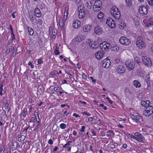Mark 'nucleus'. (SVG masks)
I'll return each mask as SVG.
<instances>
[{"label": "nucleus", "instance_id": "1", "mask_svg": "<svg viewBox=\"0 0 153 153\" xmlns=\"http://www.w3.org/2000/svg\"><path fill=\"white\" fill-rule=\"evenodd\" d=\"M145 43L143 41L142 37H139L136 40V45L140 49H142L145 47Z\"/></svg>", "mask_w": 153, "mask_h": 153}, {"label": "nucleus", "instance_id": "2", "mask_svg": "<svg viewBox=\"0 0 153 153\" xmlns=\"http://www.w3.org/2000/svg\"><path fill=\"white\" fill-rule=\"evenodd\" d=\"M102 5L101 1L100 0L96 1L93 7V9L94 11L98 12L101 9V7Z\"/></svg>", "mask_w": 153, "mask_h": 153}, {"label": "nucleus", "instance_id": "3", "mask_svg": "<svg viewBox=\"0 0 153 153\" xmlns=\"http://www.w3.org/2000/svg\"><path fill=\"white\" fill-rule=\"evenodd\" d=\"M119 41L120 44L125 45H128L131 43L130 40L125 36L121 37Z\"/></svg>", "mask_w": 153, "mask_h": 153}, {"label": "nucleus", "instance_id": "4", "mask_svg": "<svg viewBox=\"0 0 153 153\" xmlns=\"http://www.w3.org/2000/svg\"><path fill=\"white\" fill-rule=\"evenodd\" d=\"M143 63L146 66L150 67L152 65V63L150 59L147 56H143L142 58Z\"/></svg>", "mask_w": 153, "mask_h": 153}, {"label": "nucleus", "instance_id": "5", "mask_svg": "<svg viewBox=\"0 0 153 153\" xmlns=\"http://www.w3.org/2000/svg\"><path fill=\"white\" fill-rule=\"evenodd\" d=\"M125 65L128 70L129 71H131L134 68L135 63L134 62L130 61H127L125 62Z\"/></svg>", "mask_w": 153, "mask_h": 153}, {"label": "nucleus", "instance_id": "6", "mask_svg": "<svg viewBox=\"0 0 153 153\" xmlns=\"http://www.w3.org/2000/svg\"><path fill=\"white\" fill-rule=\"evenodd\" d=\"M106 24L111 28H114L116 27L115 21L111 18H108L106 22Z\"/></svg>", "mask_w": 153, "mask_h": 153}, {"label": "nucleus", "instance_id": "7", "mask_svg": "<svg viewBox=\"0 0 153 153\" xmlns=\"http://www.w3.org/2000/svg\"><path fill=\"white\" fill-rule=\"evenodd\" d=\"M139 13L142 16L146 15L148 13L146 8L144 6H140L138 10Z\"/></svg>", "mask_w": 153, "mask_h": 153}, {"label": "nucleus", "instance_id": "8", "mask_svg": "<svg viewBox=\"0 0 153 153\" xmlns=\"http://www.w3.org/2000/svg\"><path fill=\"white\" fill-rule=\"evenodd\" d=\"M130 117L134 122L136 123H140V120L141 119L140 116L132 114L131 115Z\"/></svg>", "mask_w": 153, "mask_h": 153}, {"label": "nucleus", "instance_id": "9", "mask_svg": "<svg viewBox=\"0 0 153 153\" xmlns=\"http://www.w3.org/2000/svg\"><path fill=\"white\" fill-rule=\"evenodd\" d=\"M111 62L110 60L107 58L104 59L102 61V66L106 68H107L110 65Z\"/></svg>", "mask_w": 153, "mask_h": 153}, {"label": "nucleus", "instance_id": "10", "mask_svg": "<svg viewBox=\"0 0 153 153\" xmlns=\"http://www.w3.org/2000/svg\"><path fill=\"white\" fill-rule=\"evenodd\" d=\"M135 136L132 135L133 138L139 141L142 142H143V138L142 137L141 134L139 132H136L134 134Z\"/></svg>", "mask_w": 153, "mask_h": 153}, {"label": "nucleus", "instance_id": "11", "mask_svg": "<svg viewBox=\"0 0 153 153\" xmlns=\"http://www.w3.org/2000/svg\"><path fill=\"white\" fill-rule=\"evenodd\" d=\"M94 33L96 34L100 35L102 34V30L101 27L99 25H96L94 28Z\"/></svg>", "mask_w": 153, "mask_h": 153}, {"label": "nucleus", "instance_id": "12", "mask_svg": "<svg viewBox=\"0 0 153 153\" xmlns=\"http://www.w3.org/2000/svg\"><path fill=\"white\" fill-rule=\"evenodd\" d=\"M126 68L123 65H120L117 67L116 71L118 73L121 74L124 73L125 72Z\"/></svg>", "mask_w": 153, "mask_h": 153}, {"label": "nucleus", "instance_id": "13", "mask_svg": "<svg viewBox=\"0 0 153 153\" xmlns=\"http://www.w3.org/2000/svg\"><path fill=\"white\" fill-rule=\"evenodd\" d=\"M104 55V53L102 51H98L95 54L96 58L98 59H102Z\"/></svg>", "mask_w": 153, "mask_h": 153}, {"label": "nucleus", "instance_id": "14", "mask_svg": "<svg viewBox=\"0 0 153 153\" xmlns=\"http://www.w3.org/2000/svg\"><path fill=\"white\" fill-rule=\"evenodd\" d=\"M103 44L102 46V48L106 51H108L111 48V46L110 44H108L106 42H102Z\"/></svg>", "mask_w": 153, "mask_h": 153}, {"label": "nucleus", "instance_id": "15", "mask_svg": "<svg viewBox=\"0 0 153 153\" xmlns=\"http://www.w3.org/2000/svg\"><path fill=\"white\" fill-rule=\"evenodd\" d=\"M78 11H79L78 16L79 18L80 19H82L84 17L85 15V13L83 10L81 8L79 9V7H78Z\"/></svg>", "mask_w": 153, "mask_h": 153}, {"label": "nucleus", "instance_id": "16", "mask_svg": "<svg viewBox=\"0 0 153 153\" xmlns=\"http://www.w3.org/2000/svg\"><path fill=\"white\" fill-rule=\"evenodd\" d=\"M28 17L31 22H33L35 18V15L32 12H29Z\"/></svg>", "mask_w": 153, "mask_h": 153}, {"label": "nucleus", "instance_id": "17", "mask_svg": "<svg viewBox=\"0 0 153 153\" xmlns=\"http://www.w3.org/2000/svg\"><path fill=\"white\" fill-rule=\"evenodd\" d=\"M111 14L116 19H119L120 18V17L121 16L119 11H117L116 12V13H114V12H111Z\"/></svg>", "mask_w": 153, "mask_h": 153}, {"label": "nucleus", "instance_id": "18", "mask_svg": "<svg viewBox=\"0 0 153 153\" xmlns=\"http://www.w3.org/2000/svg\"><path fill=\"white\" fill-rule=\"evenodd\" d=\"M80 22L79 21L77 20H75L74 21L73 24V27L74 28H77L80 25Z\"/></svg>", "mask_w": 153, "mask_h": 153}, {"label": "nucleus", "instance_id": "19", "mask_svg": "<svg viewBox=\"0 0 153 153\" xmlns=\"http://www.w3.org/2000/svg\"><path fill=\"white\" fill-rule=\"evenodd\" d=\"M97 42H94L93 44L89 43V46L92 49H97L99 47L98 45Z\"/></svg>", "mask_w": 153, "mask_h": 153}, {"label": "nucleus", "instance_id": "20", "mask_svg": "<svg viewBox=\"0 0 153 153\" xmlns=\"http://www.w3.org/2000/svg\"><path fill=\"white\" fill-rule=\"evenodd\" d=\"M118 26L120 29L123 30L126 27V24L124 21H122L119 24Z\"/></svg>", "mask_w": 153, "mask_h": 153}, {"label": "nucleus", "instance_id": "21", "mask_svg": "<svg viewBox=\"0 0 153 153\" xmlns=\"http://www.w3.org/2000/svg\"><path fill=\"white\" fill-rule=\"evenodd\" d=\"M35 13L36 16L38 17H39L41 16V12L38 8H36L35 9Z\"/></svg>", "mask_w": 153, "mask_h": 153}, {"label": "nucleus", "instance_id": "22", "mask_svg": "<svg viewBox=\"0 0 153 153\" xmlns=\"http://www.w3.org/2000/svg\"><path fill=\"white\" fill-rule=\"evenodd\" d=\"M91 28V26L89 25L84 26L83 27V30L84 32L88 31Z\"/></svg>", "mask_w": 153, "mask_h": 153}, {"label": "nucleus", "instance_id": "23", "mask_svg": "<svg viewBox=\"0 0 153 153\" xmlns=\"http://www.w3.org/2000/svg\"><path fill=\"white\" fill-rule=\"evenodd\" d=\"M133 84L136 88L140 87L141 86L140 82L136 80H134L133 81Z\"/></svg>", "mask_w": 153, "mask_h": 153}, {"label": "nucleus", "instance_id": "24", "mask_svg": "<svg viewBox=\"0 0 153 153\" xmlns=\"http://www.w3.org/2000/svg\"><path fill=\"white\" fill-rule=\"evenodd\" d=\"M146 109L149 111V114H152L153 111V107L152 105H148L146 107Z\"/></svg>", "mask_w": 153, "mask_h": 153}, {"label": "nucleus", "instance_id": "25", "mask_svg": "<svg viewBox=\"0 0 153 153\" xmlns=\"http://www.w3.org/2000/svg\"><path fill=\"white\" fill-rule=\"evenodd\" d=\"M83 39V36L82 35L78 36L75 38L76 41L77 42H80Z\"/></svg>", "mask_w": 153, "mask_h": 153}, {"label": "nucleus", "instance_id": "26", "mask_svg": "<svg viewBox=\"0 0 153 153\" xmlns=\"http://www.w3.org/2000/svg\"><path fill=\"white\" fill-rule=\"evenodd\" d=\"M124 93L126 95H128L129 94H132V91H131L130 90L127 88H125Z\"/></svg>", "mask_w": 153, "mask_h": 153}, {"label": "nucleus", "instance_id": "27", "mask_svg": "<svg viewBox=\"0 0 153 153\" xmlns=\"http://www.w3.org/2000/svg\"><path fill=\"white\" fill-rule=\"evenodd\" d=\"M104 14L102 12H99L97 15V17L99 19H101L104 17Z\"/></svg>", "mask_w": 153, "mask_h": 153}, {"label": "nucleus", "instance_id": "28", "mask_svg": "<svg viewBox=\"0 0 153 153\" xmlns=\"http://www.w3.org/2000/svg\"><path fill=\"white\" fill-rule=\"evenodd\" d=\"M153 25V19L152 18H150L148 20L147 26L149 27L150 25Z\"/></svg>", "mask_w": 153, "mask_h": 153}, {"label": "nucleus", "instance_id": "29", "mask_svg": "<svg viewBox=\"0 0 153 153\" xmlns=\"http://www.w3.org/2000/svg\"><path fill=\"white\" fill-rule=\"evenodd\" d=\"M93 2L91 1H90L87 2L85 4L87 7L89 9H91L92 5Z\"/></svg>", "mask_w": 153, "mask_h": 153}, {"label": "nucleus", "instance_id": "30", "mask_svg": "<svg viewBox=\"0 0 153 153\" xmlns=\"http://www.w3.org/2000/svg\"><path fill=\"white\" fill-rule=\"evenodd\" d=\"M118 11L119 10L118 8H117L115 6H113L111 8V12H116V11Z\"/></svg>", "mask_w": 153, "mask_h": 153}, {"label": "nucleus", "instance_id": "31", "mask_svg": "<svg viewBox=\"0 0 153 153\" xmlns=\"http://www.w3.org/2000/svg\"><path fill=\"white\" fill-rule=\"evenodd\" d=\"M35 113H36V114L35 113L34 114L35 115V117L36 118V121H37L38 123H40L39 115L37 112Z\"/></svg>", "mask_w": 153, "mask_h": 153}, {"label": "nucleus", "instance_id": "32", "mask_svg": "<svg viewBox=\"0 0 153 153\" xmlns=\"http://www.w3.org/2000/svg\"><path fill=\"white\" fill-rule=\"evenodd\" d=\"M28 112L27 111V109L26 108H24V110L23 112L22 113V114L23 116L25 117L27 114Z\"/></svg>", "mask_w": 153, "mask_h": 153}, {"label": "nucleus", "instance_id": "33", "mask_svg": "<svg viewBox=\"0 0 153 153\" xmlns=\"http://www.w3.org/2000/svg\"><path fill=\"white\" fill-rule=\"evenodd\" d=\"M149 111L145 109V110L143 112V114L146 116H150L152 114H149Z\"/></svg>", "mask_w": 153, "mask_h": 153}, {"label": "nucleus", "instance_id": "34", "mask_svg": "<svg viewBox=\"0 0 153 153\" xmlns=\"http://www.w3.org/2000/svg\"><path fill=\"white\" fill-rule=\"evenodd\" d=\"M27 28L29 34L30 35H33L34 33V31L33 29L31 28H30L29 27H28Z\"/></svg>", "mask_w": 153, "mask_h": 153}, {"label": "nucleus", "instance_id": "35", "mask_svg": "<svg viewBox=\"0 0 153 153\" xmlns=\"http://www.w3.org/2000/svg\"><path fill=\"white\" fill-rule=\"evenodd\" d=\"M19 144L16 142L14 141L12 143V146L13 148L16 149L18 146V145Z\"/></svg>", "mask_w": 153, "mask_h": 153}, {"label": "nucleus", "instance_id": "36", "mask_svg": "<svg viewBox=\"0 0 153 153\" xmlns=\"http://www.w3.org/2000/svg\"><path fill=\"white\" fill-rule=\"evenodd\" d=\"M126 5L128 7H129L131 5V0H125Z\"/></svg>", "mask_w": 153, "mask_h": 153}, {"label": "nucleus", "instance_id": "37", "mask_svg": "<svg viewBox=\"0 0 153 153\" xmlns=\"http://www.w3.org/2000/svg\"><path fill=\"white\" fill-rule=\"evenodd\" d=\"M25 137L24 135H21L18 138V140L21 142L22 141L24 140L25 139Z\"/></svg>", "mask_w": 153, "mask_h": 153}, {"label": "nucleus", "instance_id": "38", "mask_svg": "<svg viewBox=\"0 0 153 153\" xmlns=\"http://www.w3.org/2000/svg\"><path fill=\"white\" fill-rule=\"evenodd\" d=\"M59 26L61 27H62L63 26L64 23L62 19H60L59 20Z\"/></svg>", "mask_w": 153, "mask_h": 153}, {"label": "nucleus", "instance_id": "39", "mask_svg": "<svg viewBox=\"0 0 153 153\" xmlns=\"http://www.w3.org/2000/svg\"><path fill=\"white\" fill-rule=\"evenodd\" d=\"M9 104L8 102L6 103L5 105V109L8 110V112L10 111V109L9 108Z\"/></svg>", "mask_w": 153, "mask_h": 153}, {"label": "nucleus", "instance_id": "40", "mask_svg": "<svg viewBox=\"0 0 153 153\" xmlns=\"http://www.w3.org/2000/svg\"><path fill=\"white\" fill-rule=\"evenodd\" d=\"M3 85L2 84H0V95L2 96L3 95L2 91L3 90Z\"/></svg>", "mask_w": 153, "mask_h": 153}, {"label": "nucleus", "instance_id": "41", "mask_svg": "<svg viewBox=\"0 0 153 153\" xmlns=\"http://www.w3.org/2000/svg\"><path fill=\"white\" fill-rule=\"evenodd\" d=\"M141 105L144 107H147V106L146 105L147 104L146 103V101H145L142 100L141 102Z\"/></svg>", "mask_w": 153, "mask_h": 153}, {"label": "nucleus", "instance_id": "42", "mask_svg": "<svg viewBox=\"0 0 153 153\" xmlns=\"http://www.w3.org/2000/svg\"><path fill=\"white\" fill-rule=\"evenodd\" d=\"M12 48H8L6 51V54H8L11 51H12Z\"/></svg>", "mask_w": 153, "mask_h": 153}, {"label": "nucleus", "instance_id": "43", "mask_svg": "<svg viewBox=\"0 0 153 153\" xmlns=\"http://www.w3.org/2000/svg\"><path fill=\"white\" fill-rule=\"evenodd\" d=\"M60 127L61 128L64 129L66 127V125L64 123H62L60 125Z\"/></svg>", "mask_w": 153, "mask_h": 153}, {"label": "nucleus", "instance_id": "44", "mask_svg": "<svg viewBox=\"0 0 153 153\" xmlns=\"http://www.w3.org/2000/svg\"><path fill=\"white\" fill-rule=\"evenodd\" d=\"M116 48H117L118 50H119V48L118 47H117V46H114L113 47H111L110 49H111L112 51H116Z\"/></svg>", "mask_w": 153, "mask_h": 153}, {"label": "nucleus", "instance_id": "45", "mask_svg": "<svg viewBox=\"0 0 153 153\" xmlns=\"http://www.w3.org/2000/svg\"><path fill=\"white\" fill-rule=\"evenodd\" d=\"M60 88L59 87H55L54 88V90L56 92H58L60 91Z\"/></svg>", "mask_w": 153, "mask_h": 153}, {"label": "nucleus", "instance_id": "46", "mask_svg": "<svg viewBox=\"0 0 153 153\" xmlns=\"http://www.w3.org/2000/svg\"><path fill=\"white\" fill-rule=\"evenodd\" d=\"M147 2L149 5L153 7V0H150Z\"/></svg>", "mask_w": 153, "mask_h": 153}, {"label": "nucleus", "instance_id": "47", "mask_svg": "<svg viewBox=\"0 0 153 153\" xmlns=\"http://www.w3.org/2000/svg\"><path fill=\"white\" fill-rule=\"evenodd\" d=\"M40 123H38L37 125L36 126L35 128L34 129V130H33L34 131H36L38 129L39 126H41V125H40Z\"/></svg>", "mask_w": 153, "mask_h": 153}, {"label": "nucleus", "instance_id": "48", "mask_svg": "<svg viewBox=\"0 0 153 153\" xmlns=\"http://www.w3.org/2000/svg\"><path fill=\"white\" fill-rule=\"evenodd\" d=\"M111 136V134L109 133H108V132H107L106 133V134H105V138H109Z\"/></svg>", "mask_w": 153, "mask_h": 153}, {"label": "nucleus", "instance_id": "49", "mask_svg": "<svg viewBox=\"0 0 153 153\" xmlns=\"http://www.w3.org/2000/svg\"><path fill=\"white\" fill-rule=\"evenodd\" d=\"M38 22H37V24H38L40 25H42V20L39 19L37 20Z\"/></svg>", "mask_w": 153, "mask_h": 153}, {"label": "nucleus", "instance_id": "50", "mask_svg": "<svg viewBox=\"0 0 153 153\" xmlns=\"http://www.w3.org/2000/svg\"><path fill=\"white\" fill-rule=\"evenodd\" d=\"M106 132L101 131L100 132L101 135L102 136H105Z\"/></svg>", "mask_w": 153, "mask_h": 153}, {"label": "nucleus", "instance_id": "51", "mask_svg": "<svg viewBox=\"0 0 153 153\" xmlns=\"http://www.w3.org/2000/svg\"><path fill=\"white\" fill-rule=\"evenodd\" d=\"M134 60L136 61H137V63H138L139 62V59L137 56H135L134 57Z\"/></svg>", "mask_w": 153, "mask_h": 153}, {"label": "nucleus", "instance_id": "52", "mask_svg": "<svg viewBox=\"0 0 153 153\" xmlns=\"http://www.w3.org/2000/svg\"><path fill=\"white\" fill-rule=\"evenodd\" d=\"M56 35V33H55V31H53L52 32V37L54 38H55Z\"/></svg>", "mask_w": 153, "mask_h": 153}, {"label": "nucleus", "instance_id": "53", "mask_svg": "<svg viewBox=\"0 0 153 153\" xmlns=\"http://www.w3.org/2000/svg\"><path fill=\"white\" fill-rule=\"evenodd\" d=\"M85 128V127L84 126H82V128L80 130V131L82 132H84Z\"/></svg>", "mask_w": 153, "mask_h": 153}, {"label": "nucleus", "instance_id": "54", "mask_svg": "<svg viewBox=\"0 0 153 153\" xmlns=\"http://www.w3.org/2000/svg\"><path fill=\"white\" fill-rule=\"evenodd\" d=\"M82 77L84 80H86V76L85 74L83 73L82 75Z\"/></svg>", "mask_w": 153, "mask_h": 153}, {"label": "nucleus", "instance_id": "55", "mask_svg": "<svg viewBox=\"0 0 153 153\" xmlns=\"http://www.w3.org/2000/svg\"><path fill=\"white\" fill-rule=\"evenodd\" d=\"M48 144L50 145H52L53 144V141L52 139H50L49 140L48 142Z\"/></svg>", "mask_w": 153, "mask_h": 153}, {"label": "nucleus", "instance_id": "56", "mask_svg": "<svg viewBox=\"0 0 153 153\" xmlns=\"http://www.w3.org/2000/svg\"><path fill=\"white\" fill-rule=\"evenodd\" d=\"M54 53L56 55H58L59 54V52L57 50H56L54 51Z\"/></svg>", "mask_w": 153, "mask_h": 153}, {"label": "nucleus", "instance_id": "57", "mask_svg": "<svg viewBox=\"0 0 153 153\" xmlns=\"http://www.w3.org/2000/svg\"><path fill=\"white\" fill-rule=\"evenodd\" d=\"M35 121V118L34 117H32L31 119V120L29 122V123H34Z\"/></svg>", "mask_w": 153, "mask_h": 153}, {"label": "nucleus", "instance_id": "58", "mask_svg": "<svg viewBox=\"0 0 153 153\" xmlns=\"http://www.w3.org/2000/svg\"><path fill=\"white\" fill-rule=\"evenodd\" d=\"M28 65H30L31 68H33L34 67V65H33L30 62H29L28 63Z\"/></svg>", "mask_w": 153, "mask_h": 153}, {"label": "nucleus", "instance_id": "59", "mask_svg": "<svg viewBox=\"0 0 153 153\" xmlns=\"http://www.w3.org/2000/svg\"><path fill=\"white\" fill-rule=\"evenodd\" d=\"M68 74L71 76H72L74 75V72L72 71H70L69 72Z\"/></svg>", "mask_w": 153, "mask_h": 153}, {"label": "nucleus", "instance_id": "60", "mask_svg": "<svg viewBox=\"0 0 153 153\" xmlns=\"http://www.w3.org/2000/svg\"><path fill=\"white\" fill-rule=\"evenodd\" d=\"M11 37L12 38V40H13V39H15V35L13 34V33L12 34L11 33Z\"/></svg>", "mask_w": 153, "mask_h": 153}, {"label": "nucleus", "instance_id": "61", "mask_svg": "<svg viewBox=\"0 0 153 153\" xmlns=\"http://www.w3.org/2000/svg\"><path fill=\"white\" fill-rule=\"evenodd\" d=\"M10 29L11 30V33L12 34L13 33V28H12V27L11 25H10Z\"/></svg>", "mask_w": 153, "mask_h": 153}, {"label": "nucleus", "instance_id": "62", "mask_svg": "<svg viewBox=\"0 0 153 153\" xmlns=\"http://www.w3.org/2000/svg\"><path fill=\"white\" fill-rule=\"evenodd\" d=\"M42 59H38L37 63L39 64H40L42 62Z\"/></svg>", "mask_w": 153, "mask_h": 153}, {"label": "nucleus", "instance_id": "63", "mask_svg": "<svg viewBox=\"0 0 153 153\" xmlns=\"http://www.w3.org/2000/svg\"><path fill=\"white\" fill-rule=\"evenodd\" d=\"M149 77H148L146 79V81L147 83V84H149L150 83V82H149Z\"/></svg>", "mask_w": 153, "mask_h": 153}, {"label": "nucleus", "instance_id": "64", "mask_svg": "<svg viewBox=\"0 0 153 153\" xmlns=\"http://www.w3.org/2000/svg\"><path fill=\"white\" fill-rule=\"evenodd\" d=\"M72 142L71 141H69L66 144L67 146H69L70 145V143H72Z\"/></svg>", "mask_w": 153, "mask_h": 153}]
</instances>
